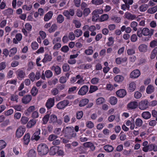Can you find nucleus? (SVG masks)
<instances>
[{
	"mask_svg": "<svg viewBox=\"0 0 157 157\" xmlns=\"http://www.w3.org/2000/svg\"><path fill=\"white\" fill-rule=\"evenodd\" d=\"M55 99L54 98H51L48 99L46 103V106L48 109H50L54 105Z\"/></svg>",
	"mask_w": 157,
	"mask_h": 157,
	"instance_id": "nucleus-9",
	"label": "nucleus"
},
{
	"mask_svg": "<svg viewBox=\"0 0 157 157\" xmlns=\"http://www.w3.org/2000/svg\"><path fill=\"white\" fill-rule=\"evenodd\" d=\"M147 46L144 44H141L138 47L139 51L142 52H145L147 50Z\"/></svg>",
	"mask_w": 157,
	"mask_h": 157,
	"instance_id": "nucleus-15",
	"label": "nucleus"
},
{
	"mask_svg": "<svg viewBox=\"0 0 157 157\" xmlns=\"http://www.w3.org/2000/svg\"><path fill=\"white\" fill-rule=\"evenodd\" d=\"M88 87L86 85H84L81 87L78 92V94L79 95H83L86 94L88 91Z\"/></svg>",
	"mask_w": 157,
	"mask_h": 157,
	"instance_id": "nucleus-7",
	"label": "nucleus"
},
{
	"mask_svg": "<svg viewBox=\"0 0 157 157\" xmlns=\"http://www.w3.org/2000/svg\"><path fill=\"white\" fill-rule=\"evenodd\" d=\"M143 121L139 118H137L136 119L135 121V124L138 127L141 126L143 124Z\"/></svg>",
	"mask_w": 157,
	"mask_h": 157,
	"instance_id": "nucleus-38",
	"label": "nucleus"
},
{
	"mask_svg": "<svg viewBox=\"0 0 157 157\" xmlns=\"http://www.w3.org/2000/svg\"><path fill=\"white\" fill-rule=\"evenodd\" d=\"M138 23L136 21H133L131 24V27L133 28V29L135 31H136L137 30L136 27Z\"/></svg>",
	"mask_w": 157,
	"mask_h": 157,
	"instance_id": "nucleus-49",
	"label": "nucleus"
},
{
	"mask_svg": "<svg viewBox=\"0 0 157 157\" xmlns=\"http://www.w3.org/2000/svg\"><path fill=\"white\" fill-rule=\"evenodd\" d=\"M90 12V10L89 8H86L83 10V15L85 16H86L89 14Z\"/></svg>",
	"mask_w": 157,
	"mask_h": 157,
	"instance_id": "nucleus-56",
	"label": "nucleus"
},
{
	"mask_svg": "<svg viewBox=\"0 0 157 157\" xmlns=\"http://www.w3.org/2000/svg\"><path fill=\"white\" fill-rule=\"evenodd\" d=\"M38 45L37 42H34L32 43L31 44V47L34 50L37 49L38 48Z\"/></svg>",
	"mask_w": 157,
	"mask_h": 157,
	"instance_id": "nucleus-54",
	"label": "nucleus"
},
{
	"mask_svg": "<svg viewBox=\"0 0 157 157\" xmlns=\"http://www.w3.org/2000/svg\"><path fill=\"white\" fill-rule=\"evenodd\" d=\"M116 94L118 97L123 98L126 95V92L125 90L121 89L117 91Z\"/></svg>",
	"mask_w": 157,
	"mask_h": 157,
	"instance_id": "nucleus-14",
	"label": "nucleus"
},
{
	"mask_svg": "<svg viewBox=\"0 0 157 157\" xmlns=\"http://www.w3.org/2000/svg\"><path fill=\"white\" fill-rule=\"evenodd\" d=\"M29 121L28 118L26 117L22 116L21 120V122L23 124H25L27 123Z\"/></svg>",
	"mask_w": 157,
	"mask_h": 157,
	"instance_id": "nucleus-46",
	"label": "nucleus"
},
{
	"mask_svg": "<svg viewBox=\"0 0 157 157\" xmlns=\"http://www.w3.org/2000/svg\"><path fill=\"white\" fill-rule=\"evenodd\" d=\"M138 105V102L136 101H133L130 102L127 105L128 109H133L136 108Z\"/></svg>",
	"mask_w": 157,
	"mask_h": 157,
	"instance_id": "nucleus-11",
	"label": "nucleus"
},
{
	"mask_svg": "<svg viewBox=\"0 0 157 157\" xmlns=\"http://www.w3.org/2000/svg\"><path fill=\"white\" fill-rule=\"evenodd\" d=\"M30 136L29 134L27 133L25 134L24 137V143L26 145L28 144L30 141Z\"/></svg>",
	"mask_w": 157,
	"mask_h": 157,
	"instance_id": "nucleus-24",
	"label": "nucleus"
},
{
	"mask_svg": "<svg viewBox=\"0 0 157 157\" xmlns=\"http://www.w3.org/2000/svg\"><path fill=\"white\" fill-rule=\"evenodd\" d=\"M32 5H30L28 6L26 5H24L22 6V9L27 11H29L32 8Z\"/></svg>",
	"mask_w": 157,
	"mask_h": 157,
	"instance_id": "nucleus-51",
	"label": "nucleus"
},
{
	"mask_svg": "<svg viewBox=\"0 0 157 157\" xmlns=\"http://www.w3.org/2000/svg\"><path fill=\"white\" fill-rule=\"evenodd\" d=\"M52 59V56L48 54H45L44 57L42 60V62L44 63H46L47 62L50 61Z\"/></svg>",
	"mask_w": 157,
	"mask_h": 157,
	"instance_id": "nucleus-26",
	"label": "nucleus"
},
{
	"mask_svg": "<svg viewBox=\"0 0 157 157\" xmlns=\"http://www.w3.org/2000/svg\"><path fill=\"white\" fill-rule=\"evenodd\" d=\"M140 75V72L138 69H136L132 71L130 74V78L135 79L138 78Z\"/></svg>",
	"mask_w": 157,
	"mask_h": 157,
	"instance_id": "nucleus-5",
	"label": "nucleus"
},
{
	"mask_svg": "<svg viewBox=\"0 0 157 157\" xmlns=\"http://www.w3.org/2000/svg\"><path fill=\"white\" fill-rule=\"evenodd\" d=\"M17 51V48L16 47L13 48L11 49L9 51V52L10 53L9 55V56L12 57L14 56L16 53Z\"/></svg>",
	"mask_w": 157,
	"mask_h": 157,
	"instance_id": "nucleus-30",
	"label": "nucleus"
},
{
	"mask_svg": "<svg viewBox=\"0 0 157 157\" xmlns=\"http://www.w3.org/2000/svg\"><path fill=\"white\" fill-rule=\"evenodd\" d=\"M98 90V88L97 86H90L89 92L91 93H92Z\"/></svg>",
	"mask_w": 157,
	"mask_h": 157,
	"instance_id": "nucleus-41",
	"label": "nucleus"
},
{
	"mask_svg": "<svg viewBox=\"0 0 157 157\" xmlns=\"http://www.w3.org/2000/svg\"><path fill=\"white\" fill-rule=\"evenodd\" d=\"M25 131V128L20 127L16 131V135L18 138H20L23 135Z\"/></svg>",
	"mask_w": 157,
	"mask_h": 157,
	"instance_id": "nucleus-8",
	"label": "nucleus"
},
{
	"mask_svg": "<svg viewBox=\"0 0 157 157\" xmlns=\"http://www.w3.org/2000/svg\"><path fill=\"white\" fill-rule=\"evenodd\" d=\"M58 137V136L55 134H51L49 136L48 140L50 141H53L56 139H57Z\"/></svg>",
	"mask_w": 157,
	"mask_h": 157,
	"instance_id": "nucleus-43",
	"label": "nucleus"
},
{
	"mask_svg": "<svg viewBox=\"0 0 157 157\" xmlns=\"http://www.w3.org/2000/svg\"><path fill=\"white\" fill-rule=\"evenodd\" d=\"M25 75V73L23 71L20 70L18 71V76L19 78H23Z\"/></svg>",
	"mask_w": 157,
	"mask_h": 157,
	"instance_id": "nucleus-39",
	"label": "nucleus"
},
{
	"mask_svg": "<svg viewBox=\"0 0 157 157\" xmlns=\"http://www.w3.org/2000/svg\"><path fill=\"white\" fill-rule=\"evenodd\" d=\"M149 151H151L153 150L154 151H157V145L155 144H149L147 145Z\"/></svg>",
	"mask_w": 157,
	"mask_h": 157,
	"instance_id": "nucleus-22",
	"label": "nucleus"
},
{
	"mask_svg": "<svg viewBox=\"0 0 157 157\" xmlns=\"http://www.w3.org/2000/svg\"><path fill=\"white\" fill-rule=\"evenodd\" d=\"M36 153L35 151L33 149H31L28 154V157H36Z\"/></svg>",
	"mask_w": 157,
	"mask_h": 157,
	"instance_id": "nucleus-36",
	"label": "nucleus"
},
{
	"mask_svg": "<svg viewBox=\"0 0 157 157\" xmlns=\"http://www.w3.org/2000/svg\"><path fill=\"white\" fill-rule=\"evenodd\" d=\"M109 102L112 105L116 104L117 101V98L114 96L111 97L109 98Z\"/></svg>",
	"mask_w": 157,
	"mask_h": 157,
	"instance_id": "nucleus-31",
	"label": "nucleus"
},
{
	"mask_svg": "<svg viewBox=\"0 0 157 157\" xmlns=\"http://www.w3.org/2000/svg\"><path fill=\"white\" fill-rule=\"evenodd\" d=\"M76 86H73L71 88H69V94L70 93H75L76 92Z\"/></svg>",
	"mask_w": 157,
	"mask_h": 157,
	"instance_id": "nucleus-59",
	"label": "nucleus"
},
{
	"mask_svg": "<svg viewBox=\"0 0 157 157\" xmlns=\"http://www.w3.org/2000/svg\"><path fill=\"white\" fill-rule=\"evenodd\" d=\"M142 116L144 119H148L151 117V114L148 111H145L142 113Z\"/></svg>",
	"mask_w": 157,
	"mask_h": 157,
	"instance_id": "nucleus-23",
	"label": "nucleus"
},
{
	"mask_svg": "<svg viewBox=\"0 0 157 157\" xmlns=\"http://www.w3.org/2000/svg\"><path fill=\"white\" fill-rule=\"evenodd\" d=\"M78 54L75 55H71L69 58V64H74L76 63V60L75 58L77 57L78 56Z\"/></svg>",
	"mask_w": 157,
	"mask_h": 157,
	"instance_id": "nucleus-16",
	"label": "nucleus"
},
{
	"mask_svg": "<svg viewBox=\"0 0 157 157\" xmlns=\"http://www.w3.org/2000/svg\"><path fill=\"white\" fill-rule=\"evenodd\" d=\"M36 122V120L34 119L29 121L27 123V127L28 128H31L34 126Z\"/></svg>",
	"mask_w": 157,
	"mask_h": 157,
	"instance_id": "nucleus-17",
	"label": "nucleus"
},
{
	"mask_svg": "<svg viewBox=\"0 0 157 157\" xmlns=\"http://www.w3.org/2000/svg\"><path fill=\"white\" fill-rule=\"evenodd\" d=\"M101 11L100 9L96 10L94 11L92 13V20H99V16L98 13Z\"/></svg>",
	"mask_w": 157,
	"mask_h": 157,
	"instance_id": "nucleus-12",
	"label": "nucleus"
},
{
	"mask_svg": "<svg viewBox=\"0 0 157 157\" xmlns=\"http://www.w3.org/2000/svg\"><path fill=\"white\" fill-rule=\"evenodd\" d=\"M157 46V40H154L151 41L150 43V46L151 48H154Z\"/></svg>",
	"mask_w": 157,
	"mask_h": 157,
	"instance_id": "nucleus-48",
	"label": "nucleus"
},
{
	"mask_svg": "<svg viewBox=\"0 0 157 157\" xmlns=\"http://www.w3.org/2000/svg\"><path fill=\"white\" fill-rule=\"evenodd\" d=\"M86 127L89 128H92L94 126V123L91 121H90L86 122Z\"/></svg>",
	"mask_w": 157,
	"mask_h": 157,
	"instance_id": "nucleus-45",
	"label": "nucleus"
},
{
	"mask_svg": "<svg viewBox=\"0 0 157 157\" xmlns=\"http://www.w3.org/2000/svg\"><path fill=\"white\" fill-rule=\"evenodd\" d=\"M74 33L76 37H78L82 35V32L81 30L77 29L75 31Z\"/></svg>",
	"mask_w": 157,
	"mask_h": 157,
	"instance_id": "nucleus-40",
	"label": "nucleus"
},
{
	"mask_svg": "<svg viewBox=\"0 0 157 157\" xmlns=\"http://www.w3.org/2000/svg\"><path fill=\"white\" fill-rule=\"evenodd\" d=\"M105 101V100L103 98L100 97L96 99V103L97 105H100Z\"/></svg>",
	"mask_w": 157,
	"mask_h": 157,
	"instance_id": "nucleus-42",
	"label": "nucleus"
},
{
	"mask_svg": "<svg viewBox=\"0 0 157 157\" xmlns=\"http://www.w3.org/2000/svg\"><path fill=\"white\" fill-rule=\"evenodd\" d=\"M13 113V110L10 109L6 112L5 113V114L6 116H8L12 114Z\"/></svg>",
	"mask_w": 157,
	"mask_h": 157,
	"instance_id": "nucleus-62",
	"label": "nucleus"
},
{
	"mask_svg": "<svg viewBox=\"0 0 157 157\" xmlns=\"http://www.w3.org/2000/svg\"><path fill=\"white\" fill-rule=\"evenodd\" d=\"M104 148L106 151L109 152L112 151L114 149V148L113 146L109 145L105 146L104 147Z\"/></svg>",
	"mask_w": 157,
	"mask_h": 157,
	"instance_id": "nucleus-27",
	"label": "nucleus"
},
{
	"mask_svg": "<svg viewBox=\"0 0 157 157\" xmlns=\"http://www.w3.org/2000/svg\"><path fill=\"white\" fill-rule=\"evenodd\" d=\"M155 90L154 86L151 85H148L146 89V91L148 94H151L153 93Z\"/></svg>",
	"mask_w": 157,
	"mask_h": 157,
	"instance_id": "nucleus-19",
	"label": "nucleus"
},
{
	"mask_svg": "<svg viewBox=\"0 0 157 157\" xmlns=\"http://www.w3.org/2000/svg\"><path fill=\"white\" fill-rule=\"evenodd\" d=\"M138 36L139 37H141L142 36L143 32L141 28H139L138 29L137 33Z\"/></svg>",
	"mask_w": 157,
	"mask_h": 157,
	"instance_id": "nucleus-63",
	"label": "nucleus"
},
{
	"mask_svg": "<svg viewBox=\"0 0 157 157\" xmlns=\"http://www.w3.org/2000/svg\"><path fill=\"white\" fill-rule=\"evenodd\" d=\"M38 92V89L35 86H34L33 87L31 91V94L33 96H36Z\"/></svg>",
	"mask_w": 157,
	"mask_h": 157,
	"instance_id": "nucleus-44",
	"label": "nucleus"
},
{
	"mask_svg": "<svg viewBox=\"0 0 157 157\" xmlns=\"http://www.w3.org/2000/svg\"><path fill=\"white\" fill-rule=\"evenodd\" d=\"M63 132L64 136L68 138L69 136V127H67L65 128H64Z\"/></svg>",
	"mask_w": 157,
	"mask_h": 157,
	"instance_id": "nucleus-33",
	"label": "nucleus"
},
{
	"mask_svg": "<svg viewBox=\"0 0 157 157\" xmlns=\"http://www.w3.org/2000/svg\"><path fill=\"white\" fill-rule=\"evenodd\" d=\"M91 2L92 4L95 5H99L103 4L104 1L103 0H92Z\"/></svg>",
	"mask_w": 157,
	"mask_h": 157,
	"instance_id": "nucleus-34",
	"label": "nucleus"
},
{
	"mask_svg": "<svg viewBox=\"0 0 157 157\" xmlns=\"http://www.w3.org/2000/svg\"><path fill=\"white\" fill-rule=\"evenodd\" d=\"M68 100H64L58 103L56 106L57 108L59 109H62L64 108L68 104Z\"/></svg>",
	"mask_w": 157,
	"mask_h": 157,
	"instance_id": "nucleus-4",
	"label": "nucleus"
},
{
	"mask_svg": "<svg viewBox=\"0 0 157 157\" xmlns=\"http://www.w3.org/2000/svg\"><path fill=\"white\" fill-rule=\"evenodd\" d=\"M40 129L39 128H37L36 132L34 133L32 136V140H38L40 138L39 135L40 134Z\"/></svg>",
	"mask_w": 157,
	"mask_h": 157,
	"instance_id": "nucleus-10",
	"label": "nucleus"
},
{
	"mask_svg": "<svg viewBox=\"0 0 157 157\" xmlns=\"http://www.w3.org/2000/svg\"><path fill=\"white\" fill-rule=\"evenodd\" d=\"M53 14V12L52 11H49L45 14L44 16V20H50L52 17Z\"/></svg>",
	"mask_w": 157,
	"mask_h": 157,
	"instance_id": "nucleus-28",
	"label": "nucleus"
},
{
	"mask_svg": "<svg viewBox=\"0 0 157 157\" xmlns=\"http://www.w3.org/2000/svg\"><path fill=\"white\" fill-rule=\"evenodd\" d=\"M83 146L86 147H90L92 151L94 150L95 149V147L93 143L90 142H87L84 143L83 144Z\"/></svg>",
	"mask_w": 157,
	"mask_h": 157,
	"instance_id": "nucleus-18",
	"label": "nucleus"
},
{
	"mask_svg": "<svg viewBox=\"0 0 157 157\" xmlns=\"http://www.w3.org/2000/svg\"><path fill=\"white\" fill-rule=\"evenodd\" d=\"M157 11V5L155 6L149 8L147 10V12L150 13H154Z\"/></svg>",
	"mask_w": 157,
	"mask_h": 157,
	"instance_id": "nucleus-32",
	"label": "nucleus"
},
{
	"mask_svg": "<svg viewBox=\"0 0 157 157\" xmlns=\"http://www.w3.org/2000/svg\"><path fill=\"white\" fill-rule=\"evenodd\" d=\"M6 63L5 62H2L0 63V71L4 70L6 67Z\"/></svg>",
	"mask_w": 157,
	"mask_h": 157,
	"instance_id": "nucleus-64",
	"label": "nucleus"
},
{
	"mask_svg": "<svg viewBox=\"0 0 157 157\" xmlns=\"http://www.w3.org/2000/svg\"><path fill=\"white\" fill-rule=\"evenodd\" d=\"M127 52L128 55H131L134 54L135 51L134 48H130L128 49Z\"/></svg>",
	"mask_w": 157,
	"mask_h": 157,
	"instance_id": "nucleus-57",
	"label": "nucleus"
},
{
	"mask_svg": "<svg viewBox=\"0 0 157 157\" xmlns=\"http://www.w3.org/2000/svg\"><path fill=\"white\" fill-rule=\"evenodd\" d=\"M125 18L128 20H133L135 18L137 19V20H143L144 18V15H141L136 16L135 15H132L128 12H126L124 15Z\"/></svg>",
	"mask_w": 157,
	"mask_h": 157,
	"instance_id": "nucleus-2",
	"label": "nucleus"
},
{
	"mask_svg": "<svg viewBox=\"0 0 157 157\" xmlns=\"http://www.w3.org/2000/svg\"><path fill=\"white\" fill-rule=\"evenodd\" d=\"M136 85L135 82H131L129 85V89L130 92L134 91L136 88Z\"/></svg>",
	"mask_w": 157,
	"mask_h": 157,
	"instance_id": "nucleus-20",
	"label": "nucleus"
},
{
	"mask_svg": "<svg viewBox=\"0 0 157 157\" xmlns=\"http://www.w3.org/2000/svg\"><path fill=\"white\" fill-rule=\"evenodd\" d=\"M29 77L32 81L33 82L35 80V74L34 72H31L29 75Z\"/></svg>",
	"mask_w": 157,
	"mask_h": 157,
	"instance_id": "nucleus-58",
	"label": "nucleus"
},
{
	"mask_svg": "<svg viewBox=\"0 0 157 157\" xmlns=\"http://www.w3.org/2000/svg\"><path fill=\"white\" fill-rule=\"evenodd\" d=\"M50 119L53 123H55L57 120L56 116L54 115H51L50 116Z\"/></svg>",
	"mask_w": 157,
	"mask_h": 157,
	"instance_id": "nucleus-50",
	"label": "nucleus"
},
{
	"mask_svg": "<svg viewBox=\"0 0 157 157\" xmlns=\"http://www.w3.org/2000/svg\"><path fill=\"white\" fill-rule=\"evenodd\" d=\"M6 145V143L3 140H0V150L4 148Z\"/></svg>",
	"mask_w": 157,
	"mask_h": 157,
	"instance_id": "nucleus-47",
	"label": "nucleus"
},
{
	"mask_svg": "<svg viewBox=\"0 0 157 157\" xmlns=\"http://www.w3.org/2000/svg\"><path fill=\"white\" fill-rule=\"evenodd\" d=\"M37 151L38 154L42 156L47 154L48 152L49 149L46 144L41 143L38 145Z\"/></svg>",
	"mask_w": 157,
	"mask_h": 157,
	"instance_id": "nucleus-1",
	"label": "nucleus"
},
{
	"mask_svg": "<svg viewBox=\"0 0 157 157\" xmlns=\"http://www.w3.org/2000/svg\"><path fill=\"white\" fill-rule=\"evenodd\" d=\"M124 79V77L122 75H117L114 78V80L117 82H121Z\"/></svg>",
	"mask_w": 157,
	"mask_h": 157,
	"instance_id": "nucleus-29",
	"label": "nucleus"
},
{
	"mask_svg": "<svg viewBox=\"0 0 157 157\" xmlns=\"http://www.w3.org/2000/svg\"><path fill=\"white\" fill-rule=\"evenodd\" d=\"M46 76L47 78L51 77L52 75V72L49 70L46 71L45 72Z\"/></svg>",
	"mask_w": 157,
	"mask_h": 157,
	"instance_id": "nucleus-53",
	"label": "nucleus"
},
{
	"mask_svg": "<svg viewBox=\"0 0 157 157\" xmlns=\"http://www.w3.org/2000/svg\"><path fill=\"white\" fill-rule=\"evenodd\" d=\"M148 7V5L147 4H143L139 7L140 10L141 12L145 11Z\"/></svg>",
	"mask_w": 157,
	"mask_h": 157,
	"instance_id": "nucleus-35",
	"label": "nucleus"
},
{
	"mask_svg": "<svg viewBox=\"0 0 157 157\" xmlns=\"http://www.w3.org/2000/svg\"><path fill=\"white\" fill-rule=\"evenodd\" d=\"M89 101V100L87 99H83L79 101V105L80 107L84 106L88 103Z\"/></svg>",
	"mask_w": 157,
	"mask_h": 157,
	"instance_id": "nucleus-25",
	"label": "nucleus"
},
{
	"mask_svg": "<svg viewBox=\"0 0 157 157\" xmlns=\"http://www.w3.org/2000/svg\"><path fill=\"white\" fill-rule=\"evenodd\" d=\"M148 102L147 100L141 101L139 103V108L141 110H144L148 107Z\"/></svg>",
	"mask_w": 157,
	"mask_h": 157,
	"instance_id": "nucleus-6",
	"label": "nucleus"
},
{
	"mask_svg": "<svg viewBox=\"0 0 157 157\" xmlns=\"http://www.w3.org/2000/svg\"><path fill=\"white\" fill-rule=\"evenodd\" d=\"M49 118V115L47 114L45 115L43 118V124H45L47 123Z\"/></svg>",
	"mask_w": 157,
	"mask_h": 157,
	"instance_id": "nucleus-52",
	"label": "nucleus"
},
{
	"mask_svg": "<svg viewBox=\"0 0 157 157\" xmlns=\"http://www.w3.org/2000/svg\"><path fill=\"white\" fill-rule=\"evenodd\" d=\"M13 107L17 111H21L22 109V106L19 105H16L13 106Z\"/></svg>",
	"mask_w": 157,
	"mask_h": 157,
	"instance_id": "nucleus-60",
	"label": "nucleus"
},
{
	"mask_svg": "<svg viewBox=\"0 0 157 157\" xmlns=\"http://www.w3.org/2000/svg\"><path fill=\"white\" fill-rule=\"evenodd\" d=\"M51 69L55 71L56 74L58 75L60 74L61 71L60 68L58 66H53L51 67Z\"/></svg>",
	"mask_w": 157,
	"mask_h": 157,
	"instance_id": "nucleus-21",
	"label": "nucleus"
},
{
	"mask_svg": "<svg viewBox=\"0 0 157 157\" xmlns=\"http://www.w3.org/2000/svg\"><path fill=\"white\" fill-rule=\"evenodd\" d=\"M18 98V96L17 95H12L10 97V99L13 101H16L17 102V100Z\"/></svg>",
	"mask_w": 157,
	"mask_h": 157,
	"instance_id": "nucleus-55",
	"label": "nucleus"
},
{
	"mask_svg": "<svg viewBox=\"0 0 157 157\" xmlns=\"http://www.w3.org/2000/svg\"><path fill=\"white\" fill-rule=\"evenodd\" d=\"M32 99V96L30 95H27L23 97L22 99L23 103L27 104L29 103Z\"/></svg>",
	"mask_w": 157,
	"mask_h": 157,
	"instance_id": "nucleus-13",
	"label": "nucleus"
},
{
	"mask_svg": "<svg viewBox=\"0 0 157 157\" xmlns=\"http://www.w3.org/2000/svg\"><path fill=\"white\" fill-rule=\"evenodd\" d=\"M143 34L144 36H151L153 34L154 30L151 29L149 30L147 28H144L142 29Z\"/></svg>",
	"mask_w": 157,
	"mask_h": 157,
	"instance_id": "nucleus-3",
	"label": "nucleus"
},
{
	"mask_svg": "<svg viewBox=\"0 0 157 157\" xmlns=\"http://www.w3.org/2000/svg\"><path fill=\"white\" fill-rule=\"evenodd\" d=\"M99 81V79L97 78H93L91 80V82L92 84H97Z\"/></svg>",
	"mask_w": 157,
	"mask_h": 157,
	"instance_id": "nucleus-61",
	"label": "nucleus"
},
{
	"mask_svg": "<svg viewBox=\"0 0 157 157\" xmlns=\"http://www.w3.org/2000/svg\"><path fill=\"white\" fill-rule=\"evenodd\" d=\"M93 51L92 49V47L90 46L89 47V48L86 49L85 51V53L86 54L88 55H90L92 54Z\"/></svg>",
	"mask_w": 157,
	"mask_h": 157,
	"instance_id": "nucleus-37",
	"label": "nucleus"
}]
</instances>
